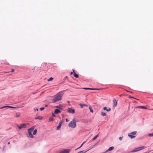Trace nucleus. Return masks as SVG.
Segmentation results:
<instances>
[{"label": "nucleus", "instance_id": "c85d7f7f", "mask_svg": "<svg viewBox=\"0 0 153 153\" xmlns=\"http://www.w3.org/2000/svg\"><path fill=\"white\" fill-rule=\"evenodd\" d=\"M64 122L63 120H62L60 121V122L59 123V124L62 126V124Z\"/></svg>", "mask_w": 153, "mask_h": 153}, {"label": "nucleus", "instance_id": "7ed1b4c3", "mask_svg": "<svg viewBox=\"0 0 153 153\" xmlns=\"http://www.w3.org/2000/svg\"><path fill=\"white\" fill-rule=\"evenodd\" d=\"M68 111L71 114H74L75 112V110L72 108H68Z\"/></svg>", "mask_w": 153, "mask_h": 153}, {"label": "nucleus", "instance_id": "c03bdc74", "mask_svg": "<svg viewBox=\"0 0 153 153\" xmlns=\"http://www.w3.org/2000/svg\"><path fill=\"white\" fill-rule=\"evenodd\" d=\"M65 120H66V122H68L69 121V120H68V119L67 118Z\"/></svg>", "mask_w": 153, "mask_h": 153}, {"label": "nucleus", "instance_id": "1a4fd4ad", "mask_svg": "<svg viewBox=\"0 0 153 153\" xmlns=\"http://www.w3.org/2000/svg\"><path fill=\"white\" fill-rule=\"evenodd\" d=\"M61 111L60 110L58 109H56L54 110V113L55 114H58Z\"/></svg>", "mask_w": 153, "mask_h": 153}, {"label": "nucleus", "instance_id": "6ab92c4d", "mask_svg": "<svg viewBox=\"0 0 153 153\" xmlns=\"http://www.w3.org/2000/svg\"><path fill=\"white\" fill-rule=\"evenodd\" d=\"M128 136L129 137H130L131 139L133 138H134L135 137V136L132 135H131L130 134H128Z\"/></svg>", "mask_w": 153, "mask_h": 153}, {"label": "nucleus", "instance_id": "603ef678", "mask_svg": "<svg viewBox=\"0 0 153 153\" xmlns=\"http://www.w3.org/2000/svg\"><path fill=\"white\" fill-rule=\"evenodd\" d=\"M48 106V105H45V107H47Z\"/></svg>", "mask_w": 153, "mask_h": 153}, {"label": "nucleus", "instance_id": "864d4df0", "mask_svg": "<svg viewBox=\"0 0 153 153\" xmlns=\"http://www.w3.org/2000/svg\"><path fill=\"white\" fill-rule=\"evenodd\" d=\"M3 108V107H1L0 108V109H2V108Z\"/></svg>", "mask_w": 153, "mask_h": 153}, {"label": "nucleus", "instance_id": "dca6fc26", "mask_svg": "<svg viewBox=\"0 0 153 153\" xmlns=\"http://www.w3.org/2000/svg\"><path fill=\"white\" fill-rule=\"evenodd\" d=\"M84 89H90V90H99V89H97V88H84Z\"/></svg>", "mask_w": 153, "mask_h": 153}, {"label": "nucleus", "instance_id": "f704fd0d", "mask_svg": "<svg viewBox=\"0 0 153 153\" xmlns=\"http://www.w3.org/2000/svg\"><path fill=\"white\" fill-rule=\"evenodd\" d=\"M17 126L19 129H21L22 128V126H19L18 125H17Z\"/></svg>", "mask_w": 153, "mask_h": 153}, {"label": "nucleus", "instance_id": "2eb2a0df", "mask_svg": "<svg viewBox=\"0 0 153 153\" xmlns=\"http://www.w3.org/2000/svg\"><path fill=\"white\" fill-rule=\"evenodd\" d=\"M99 134L96 135L91 140V141H94V140L96 139L97 137H98Z\"/></svg>", "mask_w": 153, "mask_h": 153}, {"label": "nucleus", "instance_id": "423d86ee", "mask_svg": "<svg viewBox=\"0 0 153 153\" xmlns=\"http://www.w3.org/2000/svg\"><path fill=\"white\" fill-rule=\"evenodd\" d=\"M70 150L69 149H64L62 151L59 152V153H69L70 152Z\"/></svg>", "mask_w": 153, "mask_h": 153}, {"label": "nucleus", "instance_id": "72a5a7b5", "mask_svg": "<svg viewBox=\"0 0 153 153\" xmlns=\"http://www.w3.org/2000/svg\"><path fill=\"white\" fill-rule=\"evenodd\" d=\"M8 108H16L13 106H8Z\"/></svg>", "mask_w": 153, "mask_h": 153}, {"label": "nucleus", "instance_id": "6e6d98bb", "mask_svg": "<svg viewBox=\"0 0 153 153\" xmlns=\"http://www.w3.org/2000/svg\"><path fill=\"white\" fill-rule=\"evenodd\" d=\"M67 102H68V103H70V102L69 101H67Z\"/></svg>", "mask_w": 153, "mask_h": 153}, {"label": "nucleus", "instance_id": "412c9836", "mask_svg": "<svg viewBox=\"0 0 153 153\" xmlns=\"http://www.w3.org/2000/svg\"><path fill=\"white\" fill-rule=\"evenodd\" d=\"M136 133H137V131H133V132L130 133V134H133L134 135H135L136 134Z\"/></svg>", "mask_w": 153, "mask_h": 153}, {"label": "nucleus", "instance_id": "5fc2aeb1", "mask_svg": "<svg viewBox=\"0 0 153 153\" xmlns=\"http://www.w3.org/2000/svg\"><path fill=\"white\" fill-rule=\"evenodd\" d=\"M133 102H137L136 101H133Z\"/></svg>", "mask_w": 153, "mask_h": 153}, {"label": "nucleus", "instance_id": "bf43d9fd", "mask_svg": "<svg viewBox=\"0 0 153 153\" xmlns=\"http://www.w3.org/2000/svg\"><path fill=\"white\" fill-rule=\"evenodd\" d=\"M148 153V152H145V153Z\"/></svg>", "mask_w": 153, "mask_h": 153}, {"label": "nucleus", "instance_id": "49530a36", "mask_svg": "<svg viewBox=\"0 0 153 153\" xmlns=\"http://www.w3.org/2000/svg\"><path fill=\"white\" fill-rule=\"evenodd\" d=\"M34 110H35V111H36V110L37 111H38V108H36V109H34Z\"/></svg>", "mask_w": 153, "mask_h": 153}, {"label": "nucleus", "instance_id": "c9c22d12", "mask_svg": "<svg viewBox=\"0 0 153 153\" xmlns=\"http://www.w3.org/2000/svg\"><path fill=\"white\" fill-rule=\"evenodd\" d=\"M103 109L104 110L106 111H107L108 109L106 107H103Z\"/></svg>", "mask_w": 153, "mask_h": 153}, {"label": "nucleus", "instance_id": "aec40b11", "mask_svg": "<svg viewBox=\"0 0 153 153\" xmlns=\"http://www.w3.org/2000/svg\"><path fill=\"white\" fill-rule=\"evenodd\" d=\"M42 117L38 116V117H36L35 118V119L36 120H37V119L41 120L42 119Z\"/></svg>", "mask_w": 153, "mask_h": 153}, {"label": "nucleus", "instance_id": "9b49d317", "mask_svg": "<svg viewBox=\"0 0 153 153\" xmlns=\"http://www.w3.org/2000/svg\"><path fill=\"white\" fill-rule=\"evenodd\" d=\"M79 105L82 108H83L84 106H87V105L85 104L80 103Z\"/></svg>", "mask_w": 153, "mask_h": 153}, {"label": "nucleus", "instance_id": "09e8293b", "mask_svg": "<svg viewBox=\"0 0 153 153\" xmlns=\"http://www.w3.org/2000/svg\"><path fill=\"white\" fill-rule=\"evenodd\" d=\"M14 70L13 69H12L11 72H14Z\"/></svg>", "mask_w": 153, "mask_h": 153}, {"label": "nucleus", "instance_id": "f257e3e1", "mask_svg": "<svg viewBox=\"0 0 153 153\" xmlns=\"http://www.w3.org/2000/svg\"><path fill=\"white\" fill-rule=\"evenodd\" d=\"M76 119L74 118L68 124V126L72 128H75L76 127V121H75Z\"/></svg>", "mask_w": 153, "mask_h": 153}, {"label": "nucleus", "instance_id": "5701e85b", "mask_svg": "<svg viewBox=\"0 0 153 153\" xmlns=\"http://www.w3.org/2000/svg\"><path fill=\"white\" fill-rule=\"evenodd\" d=\"M101 115L102 116H105L106 115V114L105 112H102Z\"/></svg>", "mask_w": 153, "mask_h": 153}, {"label": "nucleus", "instance_id": "4c0bfd02", "mask_svg": "<svg viewBox=\"0 0 153 153\" xmlns=\"http://www.w3.org/2000/svg\"><path fill=\"white\" fill-rule=\"evenodd\" d=\"M99 141L97 142V143H95V144L94 145V146H94H94H97V145H98V143H99Z\"/></svg>", "mask_w": 153, "mask_h": 153}, {"label": "nucleus", "instance_id": "6e6552de", "mask_svg": "<svg viewBox=\"0 0 153 153\" xmlns=\"http://www.w3.org/2000/svg\"><path fill=\"white\" fill-rule=\"evenodd\" d=\"M34 126L32 127H31L28 129V132L30 131V132H32L34 130Z\"/></svg>", "mask_w": 153, "mask_h": 153}, {"label": "nucleus", "instance_id": "79ce46f5", "mask_svg": "<svg viewBox=\"0 0 153 153\" xmlns=\"http://www.w3.org/2000/svg\"><path fill=\"white\" fill-rule=\"evenodd\" d=\"M111 110V108H108V109L107 111H110Z\"/></svg>", "mask_w": 153, "mask_h": 153}, {"label": "nucleus", "instance_id": "e433bc0d", "mask_svg": "<svg viewBox=\"0 0 153 153\" xmlns=\"http://www.w3.org/2000/svg\"><path fill=\"white\" fill-rule=\"evenodd\" d=\"M45 108V107H41V108H40V111H42Z\"/></svg>", "mask_w": 153, "mask_h": 153}, {"label": "nucleus", "instance_id": "3c124183", "mask_svg": "<svg viewBox=\"0 0 153 153\" xmlns=\"http://www.w3.org/2000/svg\"><path fill=\"white\" fill-rule=\"evenodd\" d=\"M10 144V142H8V143H7V144L8 145H9Z\"/></svg>", "mask_w": 153, "mask_h": 153}, {"label": "nucleus", "instance_id": "2f4dec72", "mask_svg": "<svg viewBox=\"0 0 153 153\" xmlns=\"http://www.w3.org/2000/svg\"><path fill=\"white\" fill-rule=\"evenodd\" d=\"M20 114L19 113H17L15 116L16 117H19L20 116Z\"/></svg>", "mask_w": 153, "mask_h": 153}, {"label": "nucleus", "instance_id": "4468645a", "mask_svg": "<svg viewBox=\"0 0 153 153\" xmlns=\"http://www.w3.org/2000/svg\"><path fill=\"white\" fill-rule=\"evenodd\" d=\"M64 94L63 92L61 91L59 92L57 94V96H62Z\"/></svg>", "mask_w": 153, "mask_h": 153}, {"label": "nucleus", "instance_id": "f3484780", "mask_svg": "<svg viewBox=\"0 0 153 153\" xmlns=\"http://www.w3.org/2000/svg\"><path fill=\"white\" fill-rule=\"evenodd\" d=\"M20 126H22V128H25L26 127V125L25 123L21 124Z\"/></svg>", "mask_w": 153, "mask_h": 153}, {"label": "nucleus", "instance_id": "4d7b16f0", "mask_svg": "<svg viewBox=\"0 0 153 153\" xmlns=\"http://www.w3.org/2000/svg\"><path fill=\"white\" fill-rule=\"evenodd\" d=\"M120 96H123V95H122V94H121V95H120Z\"/></svg>", "mask_w": 153, "mask_h": 153}, {"label": "nucleus", "instance_id": "8fccbe9b", "mask_svg": "<svg viewBox=\"0 0 153 153\" xmlns=\"http://www.w3.org/2000/svg\"><path fill=\"white\" fill-rule=\"evenodd\" d=\"M73 74V72H71L70 73V74H71V75H72V74Z\"/></svg>", "mask_w": 153, "mask_h": 153}, {"label": "nucleus", "instance_id": "20e7f679", "mask_svg": "<svg viewBox=\"0 0 153 153\" xmlns=\"http://www.w3.org/2000/svg\"><path fill=\"white\" fill-rule=\"evenodd\" d=\"M140 150V147L135 148L134 150L130 151L129 153L134 152Z\"/></svg>", "mask_w": 153, "mask_h": 153}, {"label": "nucleus", "instance_id": "a878e982", "mask_svg": "<svg viewBox=\"0 0 153 153\" xmlns=\"http://www.w3.org/2000/svg\"><path fill=\"white\" fill-rule=\"evenodd\" d=\"M53 119L52 117H50L49 118V122H51L53 121Z\"/></svg>", "mask_w": 153, "mask_h": 153}, {"label": "nucleus", "instance_id": "0eeeda50", "mask_svg": "<svg viewBox=\"0 0 153 153\" xmlns=\"http://www.w3.org/2000/svg\"><path fill=\"white\" fill-rule=\"evenodd\" d=\"M117 101L118 100H116L115 99H114L113 100L114 107H116L117 106Z\"/></svg>", "mask_w": 153, "mask_h": 153}, {"label": "nucleus", "instance_id": "bb28decb", "mask_svg": "<svg viewBox=\"0 0 153 153\" xmlns=\"http://www.w3.org/2000/svg\"><path fill=\"white\" fill-rule=\"evenodd\" d=\"M89 150V149H88L85 152H84V151H81L79 152H78L77 153H85L87 151H88Z\"/></svg>", "mask_w": 153, "mask_h": 153}, {"label": "nucleus", "instance_id": "4be33fe9", "mask_svg": "<svg viewBox=\"0 0 153 153\" xmlns=\"http://www.w3.org/2000/svg\"><path fill=\"white\" fill-rule=\"evenodd\" d=\"M114 149V147L113 146H111L109 148L108 150L109 151H111L113 150Z\"/></svg>", "mask_w": 153, "mask_h": 153}, {"label": "nucleus", "instance_id": "9d476101", "mask_svg": "<svg viewBox=\"0 0 153 153\" xmlns=\"http://www.w3.org/2000/svg\"><path fill=\"white\" fill-rule=\"evenodd\" d=\"M55 107L56 108H59L60 109H62V105L61 104H59L57 106H55Z\"/></svg>", "mask_w": 153, "mask_h": 153}, {"label": "nucleus", "instance_id": "473e14b6", "mask_svg": "<svg viewBox=\"0 0 153 153\" xmlns=\"http://www.w3.org/2000/svg\"><path fill=\"white\" fill-rule=\"evenodd\" d=\"M129 97L130 98H132L135 99H136V100H139V99H138L136 98H134V97H133L132 96H129Z\"/></svg>", "mask_w": 153, "mask_h": 153}, {"label": "nucleus", "instance_id": "58836bf2", "mask_svg": "<svg viewBox=\"0 0 153 153\" xmlns=\"http://www.w3.org/2000/svg\"><path fill=\"white\" fill-rule=\"evenodd\" d=\"M82 146H83V145H82V144H81V146H80V147H79V148H77L76 149H75V150H77V149H79V148H80Z\"/></svg>", "mask_w": 153, "mask_h": 153}, {"label": "nucleus", "instance_id": "ea45409f", "mask_svg": "<svg viewBox=\"0 0 153 153\" xmlns=\"http://www.w3.org/2000/svg\"><path fill=\"white\" fill-rule=\"evenodd\" d=\"M123 138V137H121L119 138V139L120 140H122Z\"/></svg>", "mask_w": 153, "mask_h": 153}, {"label": "nucleus", "instance_id": "f03ea898", "mask_svg": "<svg viewBox=\"0 0 153 153\" xmlns=\"http://www.w3.org/2000/svg\"><path fill=\"white\" fill-rule=\"evenodd\" d=\"M62 96H56L54 99H53L52 103H54L59 100H61L62 99Z\"/></svg>", "mask_w": 153, "mask_h": 153}, {"label": "nucleus", "instance_id": "a18cd8bd", "mask_svg": "<svg viewBox=\"0 0 153 153\" xmlns=\"http://www.w3.org/2000/svg\"><path fill=\"white\" fill-rule=\"evenodd\" d=\"M8 105H7V106H4L3 107V108H6V107H8Z\"/></svg>", "mask_w": 153, "mask_h": 153}, {"label": "nucleus", "instance_id": "ddd939ff", "mask_svg": "<svg viewBox=\"0 0 153 153\" xmlns=\"http://www.w3.org/2000/svg\"><path fill=\"white\" fill-rule=\"evenodd\" d=\"M73 71L74 72V77H75L76 78H77L79 77V75H78L77 74H76L75 73V72H74V70H73Z\"/></svg>", "mask_w": 153, "mask_h": 153}, {"label": "nucleus", "instance_id": "de8ad7c7", "mask_svg": "<svg viewBox=\"0 0 153 153\" xmlns=\"http://www.w3.org/2000/svg\"><path fill=\"white\" fill-rule=\"evenodd\" d=\"M86 142V141H85L82 144V145H83V144L84 143H85Z\"/></svg>", "mask_w": 153, "mask_h": 153}, {"label": "nucleus", "instance_id": "cd10ccee", "mask_svg": "<svg viewBox=\"0 0 153 153\" xmlns=\"http://www.w3.org/2000/svg\"><path fill=\"white\" fill-rule=\"evenodd\" d=\"M148 136L149 137H153V133H149L148 134Z\"/></svg>", "mask_w": 153, "mask_h": 153}, {"label": "nucleus", "instance_id": "39448f33", "mask_svg": "<svg viewBox=\"0 0 153 153\" xmlns=\"http://www.w3.org/2000/svg\"><path fill=\"white\" fill-rule=\"evenodd\" d=\"M136 108H141L145 109H147V108L144 106H137L135 107Z\"/></svg>", "mask_w": 153, "mask_h": 153}, {"label": "nucleus", "instance_id": "7c9ffc66", "mask_svg": "<svg viewBox=\"0 0 153 153\" xmlns=\"http://www.w3.org/2000/svg\"><path fill=\"white\" fill-rule=\"evenodd\" d=\"M145 148H146L145 147L143 146H141V147H140V150H141L143 149H145Z\"/></svg>", "mask_w": 153, "mask_h": 153}, {"label": "nucleus", "instance_id": "a211bd4d", "mask_svg": "<svg viewBox=\"0 0 153 153\" xmlns=\"http://www.w3.org/2000/svg\"><path fill=\"white\" fill-rule=\"evenodd\" d=\"M37 129H36L34 130L33 131V135H35L36 134L37 132Z\"/></svg>", "mask_w": 153, "mask_h": 153}, {"label": "nucleus", "instance_id": "a19ab883", "mask_svg": "<svg viewBox=\"0 0 153 153\" xmlns=\"http://www.w3.org/2000/svg\"><path fill=\"white\" fill-rule=\"evenodd\" d=\"M52 115L53 117H55L56 115L53 113H52Z\"/></svg>", "mask_w": 153, "mask_h": 153}, {"label": "nucleus", "instance_id": "393cba45", "mask_svg": "<svg viewBox=\"0 0 153 153\" xmlns=\"http://www.w3.org/2000/svg\"><path fill=\"white\" fill-rule=\"evenodd\" d=\"M61 126V125L59 124V125L57 127L56 130H59L60 129Z\"/></svg>", "mask_w": 153, "mask_h": 153}, {"label": "nucleus", "instance_id": "13d9d810", "mask_svg": "<svg viewBox=\"0 0 153 153\" xmlns=\"http://www.w3.org/2000/svg\"><path fill=\"white\" fill-rule=\"evenodd\" d=\"M130 94H127V95H130Z\"/></svg>", "mask_w": 153, "mask_h": 153}, {"label": "nucleus", "instance_id": "37998d69", "mask_svg": "<svg viewBox=\"0 0 153 153\" xmlns=\"http://www.w3.org/2000/svg\"><path fill=\"white\" fill-rule=\"evenodd\" d=\"M108 151H109L108 150H108H106L104 152V153H106Z\"/></svg>", "mask_w": 153, "mask_h": 153}, {"label": "nucleus", "instance_id": "f8f14e48", "mask_svg": "<svg viewBox=\"0 0 153 153\" xmlns=\"http://www.w3.org/2000/svg\"><path fill=\"white\" fill-rule=\"evenodd\" d=\"M32 132H30V131L28 132V134L30 137L31 138H33L34 137V136H33L32 134Z\"/></svg>", "mask_w": 153, "mask_h": 153}, {"label": "nucleus", "instance_id": "b1692460", "mask_svg": "<svg viewBox=\"0 0 153 153\" xmlns=\"http://www.w3.org/2000/svg\"><path fill=\"white\" fill-rule=\"evenodd\" d=\"M89 109H90V111L92 112V113H93V112H94V111L92 109V108L91 107V106H89Z\"/></svg>", "mask_w": 153, "mask_h": 153}, {"label": "nucleus", "instance_id": "c756f323", "mask_svg": "<svg viewBox=\"0 0 153 153\" xmlns=\"http://www.w3.org/2000/svg\"><path fill=\"white\" fill-rule=\"evenodd\" d=\"M53 79V78L51 77L48 80V81H52Z\"/></svg>", "mask_w": 153, "mask_h": 153}]
</instances>
